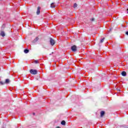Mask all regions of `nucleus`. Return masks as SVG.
Masks as SVG:
<instances>
[{
    "instance_id": "obj_8",
    "label": "nucleus",
    "mask_w": 128,
    "mask_h": 128,
    "mask_svg": "<svg viewBox=\"0 0 128 128\" xmlns=\"http://www.w3.org/2000/svg\"><path fill=\"white\" fill-rule=\"evenodd\" d=\"M10 81V79H6L4 84H8Z\"/></svg>"
},
{
    "instance_id": "obj_20",
    "label": "nucleus",
    "mask_w": 128,
    "mask_h": 128,
    "mask_svg": "<svg viewBox=\"0 0 128 128\" xmlns=\"http://www.w3.org/2000/svg\"><path fill=\"white\" fill-rule=\"evenodd\" d=\"M33 114L34 115V113H33Z\"/></svg>"
},
{
    "instance_id": "obj_19",
    "label": "nucleus",
    "mask_w": 128,
    "mask_h": 128,
    "mask_svg": "<svg viewBox=\"0 0 128 128\" xmlns=\"http://www.w3.org/2000/svg\"><path fill=\"white\" fill-rule=\"evenodd\" d=\"M127 11H128L127 12H128V8H127Z\"/></svg>"
},
{
    "instance_id": "obj_15",
    "label": "nucleus",
    "mask_w": 128,
    "mask_h": 128,
    "mask_svg": "<svg viewBox=\"0 0 128 128\" xmlns=\"http://www.w3.org/2000/svg\"><path fill=\"white\" fill-rule=\"evenodd\" d=\"M77 6H78V4L75 3V4H74V8H76Z\"/></svg>"
},
{
    "instance_id": "obj_14",
    "label": "nucleus",
    "mask_w": 128,
    "mask_h": 128,
    "mask_svg": "<svg viewBox=\"0 0 128 128\" xmlns=\"http://www.w3.org/2000/svg\"><path fill=\"white\" fill-rule=\"evenodd\" d=\"M104 38H103L100 41V42L102 44V42H104Z\"/></svg>"
},
{
    "instance_id": "obj_2",
    "label": "nucleus",
    "mask_w": 128,
    "mask_h": 128,
    "mask_svg": "<svg viewBox=\"0 0 128 128\" xmlns=\"http://www.w3.org/2000/svg\"><path fill=\"white\" fill-rule=\"evenodd\" d=\"M50 44L51 46H54V44H56V41L54 40L52 38H50Z\"/></svg>"
},
{
    "instance_id": "obj_13",
    "label": "nucleus",
    "mask_w": 128,
    "mask_h": 128,
    "mask_svg": "<svg viewBox=\"0 0 128 128\" xmlns=\"http://www.w3.org/2000/svg\"><path fill=\"white\" fill-rule=\"evenodd\" d=\"M4 84H5L4 82H0V86H4Z\"/></svg>"
},
{
    "instance_id": "obj_5",
    "label": "nucleus",
    "mask_w": 128,
    "mask_h": 128,
    "mask_svg": "<svg viewBox=\"0 0 128 128\" xmlns=\"http://www.w3.org/2000/svg\"><path fill=\"white\" fill-rule=\"evenodd\" d=\"M40 14V7H38L36 12V14Z\"/></svg>"
},
{
    "instance_id": "obj_9",
    "label": "nucleus",
    "mask_w": 128,
    "mask_h": 128,
    "mask_svg": "<svg viewBox=\"0 0 128 128\" xmlns=\"http://www.w3.org/2000/svg\"><path fill=\"white\" fill-rule=\"evenodd\" d=\"M104 116V111H102L100 112V116L102 117Z\"/></svg>"
},
{
    "instance_id": "obj_4",
    "label": "nucleus",
    "mask_w": 128,
    "mask_h": 128,
    "mask_svg": "<svg viewBox=\"0 0 128 128\" xmlns=\"http://www.w3.org/2000/svg\"><path fill=\"white\" fill-rule=\"evenodd\" d=\"M38 40H39L38 37H36V38L32 40V42H33V44H36V42H38Z\"/></svg>"
},
{
    "instance_id": "obj_1",
    "label": "nucleus",
    "mask_w": 128,
    "mask_h": 128,
    "mask_svg": "<svg viewBox=\"0 0 128 128\" xmlns=\"http://www.w3.org/2000/svg\"><path fill=\"white\" fill-rule=\"evenodd\" d=\"M30 73L32 74H38V70H36L31 69L30 70Z\"/></svg>"
},
{
    "instance_id": "obj_16",
    "label": "nucleus",
    "mask_w": 128,
    "mask_h": 128,
    "mask_svg": "<svg viewBox=\"0 0 128 128\" xmlns=\"http://www.w3.org/2000/svg\"><path fill=\"white\" fill-rule=\"evenodd\" d=\"M91 22H94V18H92L90 19Z\"/></svg>"
},
{
    "instance_id": "obj_7",
    "label": "nucleus",
    "mask_w": 128,
    "mask_h": 128,
    "mask_svg": "<svg viewBox=\"0 0 128 128\" xmlns=\"http://www.w3.org/2000/svg\"><path fill=\"white\" fill-rule=\"evenodd\" d=\"M0 36H6V34L4 33V32H0Z\"/></svg>"
},
{
    "instance_id": "obj_10",
    "label": "nucleus",
    "mask_w": 128,
    "mask_h": 128,
    "mask_svg": "<svg viewBox=\"0 0 128 128\" xmlns=\"http://www.w3.org/2000/svg\"><path fill=\"white\" fill-rule=\"evenodd\" d=\"M28 52H30V50H28V49H25L24 50V52L25 54H28Z\"/></svg>"
},
{
    "instance_id": "obj_21",
    "label": "nucleus",
    "mask_w": 128,
    "mask_h": 128,
    "mask_svg": "<svg viewBox=\"0 0 128 128\" xmlns=\"http://www.w3.org/2000/svg\"><path fill=\"white\" fill-rule=\"evenodd\" d=\"M2 0H0V1Z\"/></svg>"
},
{
    "instance_id": "obj_18",
    "label": "nucleus",
    "mask_w": 128,
    "mask_h": 128,
    "mask_svg": "<svg viewBox=\"0 0 128 128\" xmlns=\"http://www.w3.org/2000/svg\"><path fill=\"white\" fill-rule=\"evenodd\" d=\"M126 34L127 36H128V32H126Z\"/></svg>"
},
{
    "instance_id": "obj_3",
    "label": "nucleus",
    "mask_w": 128,
    "mask_h": 128,
    "mask_svg": "<svg viewBox=\"0 0 128 128\" xmlns=\"http://www.w3.org/2000/svg\"><path fill=\"white\" fill-rule=\"evenodd\" d=\"M71 50H72V52H76V46H73L71 47Z\"/></svg>"
},
{
    "instance_id": "obj_12",
    "label": "nucleus",
    "mask_w": 128,
    "mask_h": 128,
    "mask_svg": "<svg viewBox=\"0 0 128 128\" xmlns=\"http://www.w3.org/2000/svg\"><path fill=\"white\" fill-rule=\"evenodd\" d=\"M50 8H56V6H54V3L51 4Z\"/></svg>"
},
{
    "instance_id": "obj_6",
    "label": "nucleus",
    "mask_w": 128,
    "mask_h": 128,
    "mask_svg": "<svg viewBox=\"0 0 128 128\" xmlns=\"http://www.w3.org/2000/svg\"><path fill=\"white\" fill-rule=\"evenodd\" d=\"M122 76H126V72H124V71H123L122 72Z\"/></svg>"
},
{
    "instance_id": "obj_17",
    "label": "nucleus",
    "mask_w": 128,
    "mask_h": 128,
    "mask_svg": "<svg viewBox=\"0 0 128 128\" xmlns=\"http://www.w3.org/2000/svg\"><path fill=\"white\" fill-rule=\"evenodd\" d=\"M34 63L35 64H38V60H35Z\"/></svg>"
},
{
    "instance_id": "obj_11",
    "label": "nucleus",
    "mask_w": 128,
    "mask_h": 128,
    "mask_svg": "<svg viewBox=\"0 0 128 128\" xmlns=\"http://www.w3.org/2000/svg\"><path fill=\"white\" fill-rule=\"evenodd\" d=\"M61 124H62V126H64V125H66V121L62 120V121L61 122Z\"/></svg>"
}]
</instances>
